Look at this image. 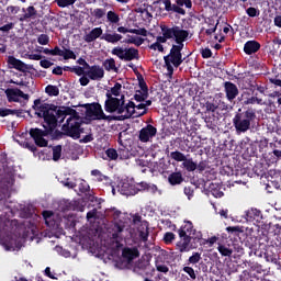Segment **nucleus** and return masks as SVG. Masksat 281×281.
Returning <instances> with one entry per match:
<instances>
[{
    "instance_id": "obj_1",
    "label": "nucleus",
    "mask_w": 281,
    "mask_h": 281,
    "mask_svg": "<svg viewBox=\"0 0 281 281\" xmlns=\"http://www.w3.org/2000/svg\"><path fill=\"white\" fill-rule=\"evenodd\" d=\"M38 104H41V99H35L32 109L35 111V115H37V117L44 119V123L46 125H43L44 130L35 127L31 128L29 133L40 148H47L49 142L45 139V137H48V135L54 133V130L56 128V119L52 113L47 115V113L52 111L50 108L40 106Z\"/></svg>"
},
{
    "instance_id": "obj_2",
    "label": "nucleus",
    "mask_w": 281,
    "mask_h": 281,
    "mask_svg": "<svg viewBox=\"0 0 281 281\" xmlns=\"http://www.w3.org/2000/svg\"><path fill=\"white\" fill-rule=\"evenodd\" d=\"M19 221L10 220L8 215L0 214V245L3 246L5 251H15L21 249V241L19 236L14 234Z\"/></svg>"
},
{
    "instance_id": "obj_3",
    "label": "nucleus",
    "mask_w": 281,
    "mask_h": 281,
    "mask_svg": "<svg viewBox=\"0 0 281 281\" xmlns=\"http://www.w3.org/2000/svg\"><path fill=\"white\" fill-rule=\"evenodd\" d=\"M256 120V110L252 108H239L233 117V126L237 135L247 133L251 128V123Z\"/></svg>"
},
{
    "instance_id": "obj_4",
    "label": "nucleus",
    "mask_w": 281,
    "mask_h": 281,
    "mask_svg": "<svg viewBox=\"0 0 281 281\" xmlns=\"http://www.w3.org/2000/svg\"><path fill=\"white\" fill-rule=\"evenodd\" d=\"M106 215L112 218V239L116 243L124 240V229H126V218L122 215V211L113 207L106 211Z\"/></svg>"
},
{
    "instance_id": "obj_5",
    "label": "nucleus",
    "mask_w": 281,
    "mask_h": 281,
    "mask_svg": "<svg viewBox=\"0 0 281 281\" xmlns=\"http://www.w3.org/2000/svg\"><path fill=\"white\" fill-rule=\"evenodd\" d=\"M38 106H46L47 109H50L46 115H52L55 119L56 126H58V120L60 123L65 122V119L67 115H70L69 117H74V120H78V112L69 106L64 108H57L55 104L45 103L40 99Z\"/></svg>"
},
{
    "instance_id": "obj_6",
    "label": "nucleus",
    "mask_w": 281,
    "mask_h": 281,
    "mask_svg": "<svg viewBox=\"0 0 281 281\" xmlns=\"http://www.w3.org/2000/svg\"><path fill=\"white\" fill-rule=\"evenodd\" d=\"M102 27H94L92 29L88 34L83 36V41L86 43H93L94 41H98V38H101V41H105L106 43H111L112 45H115V43H120L122 41V34L119 33H104Z\"/></svg>"
},
{
    "instance_id": "obj_7",
    "label": "nucleus",
    "mask_w": 281,
    "mask_h": 281,
    "mask_svg": "<svg viewBox=\"0 0 281 281\" xmlns=\"http://www.w3.org/2000/svg\"><path fill=\"white\" fill-rule=\"evenodd\" d=\"M201 240H203V234L194 231L192 236L180 237V240L176 244V249L180 251V254L192 251V249H196V247H199V243H201Z\"/></svg>"
},
{
    "instance_id": "obj_8",
    "label": "nucleus",
    "mask_w": 281,
    "mask_h": 281,
    "mask_svg": "<svg viewBox=\"0 0 281 281\" xmlns=\"http://www.w3.org/2000/svg\"><path fill=\"white\" fill-rule=\"evenodd\" d=\"M164 60L165 67L167 69V76L168 78H172V76L175 75V67L176 69L181 67L186 58H183L182 53H179L178 50L170 48L169 54L167 56H164Z\"/></svg>"
},
{
    "instance_id": "obj_9",
    "label": "nucleus",
    "mask_w": 281,
    "mask_h": 281,
    "mask_svg": "<svg viewBox=\"0 0 281 281\" xmlns=\"http://www.w3.org/2000/svg\"><path fill=\"white\" fill-rule=\"evenodd\" d=\"M81 123L78 119H74L70 116L66 120V123L61 126V131L65 132L66 137H71V139H80V135L82 133Z\"/></svg>"
},
{
    "instance_id": "obj_10",
    "label": "nucleus",
    "mask_w": 281,
    "mask_h": 281,
    "mask_svg": "<svg viewBox=\"0 0 281 281\" xmlns=\"http://www.w3.org/2000/svg\"><path fill=\"white\" fill-rule=\"evenodd\" d=\"M164 5L166 12H175L176 14H181V16H186V9L192 10V0H176V4H172L170 0H160Z\"/></svg>"
},
{
    "instance_id": "obj_11",
    "label": "nucleus",
    "mask_w": 281,
    "mask_h": 281,
    "mask_svg": "<svg viewBox=\"0 0 281 281\" xmlns=\"http://www.w3.org/2000/svg\"><path fill=\"white\" fill-rule=\"evenodd\" d=\"M112 54L113 56H117L120 60H124L125 63H131V60H139V49L135 47H114L112 49Z\"/></svg>"
},
{
    "instance_id": "obj_12",
    "label": "nucleus",
    "mask_w": 281,
    "mask_h": 281,
    "mask_svg": "<svg viewBox=\"0 0 281 281\" xmlns=\"http://www.w3.org/2000/svg\"><path fill=\"white\" fill-rule=\"evenodd\" d=\"M104 111L105 113H117L122 115L124 113V106L122 100L116 97H111L109 91L105 93Z\"/></svg>"
},
{
    "instance_id": "obj_13",
    "label": "nucleus",
    "mask_w": 281,
    "mask_h": 281,
    "mask_svg": "<svg viewBox=\"0 0 281 281\" xmlns=\"http://www.w3.org/2000/svg\"><path fill=\"white\" fill-rule=\"evenodd\" d=\"M85 109L86 117H89V120H102L104 110H102V104H100L99 102L85 104Z\"/></svg>"
},
{
    "instance_id": "obj_14",
    "label": "nucleus",
    "mask_w": 281,
    "mask_h": 281,
    "mask_svg": "<svg viewBox=\"0 0 281 281\" xmlns=\"http://www.w3.org/2000/svg\"><path fill=\"white\" fill-rule=\"evenodd\" d=\"M155 135H157V127L148 124L139 131L138 139L143 144H146L150 142Z\"/></svg>"
},
{
    "instance_id": "obj_15",
    "label": "nucleus",
    "mask_w": 281,
    "mask_h": 281,
    "mask_svg": "<svg viewBox=\"0 0 281 281\" xmlns=\"http://www.w3.org/2000/svg\"><path fill=\"white\" fill-rule=\"evenodd\" d=\"M8 102H19V98H23V100H30V94H25L21 89L19 88H8L4 91Z\"/></svg>"
},
{
    "instance_id": "obj_16",
    "label": "nucleus",
    "mask_w": 281,
    "mask_h": 281,
    "mask_svg": "<svg viewBox=\"0 0 281 281\" xmlns=\"http://www.w3.org/2000/svg\"><path fill=\"white\" fill-rule=\"evenodd\" d=\"M224 91L226 93V100H228V102H234V100L238 98V86H236V83L232 81L224 82Z\"/></svg>"
},
{
    "instance_id": "obj_17",
    "label": "nucleus",
    "mask_w": 281,
    "mask_h": 281,
    "mask_svg": "<svg viewBox=\"0 0 281 281\" xmlns=\"http://www.w3.org/2000/svg\"><path fill=\"white\" fill-rule=\"evenodd\" d=\"M135 189L136 194H139V192H150V194H157L158 192L159 194H161V190H159L156 184H150L144 181L135 184Z\"/></svg>"
},
{
    "instance_id": "obj_18",
    "label": "nucleus",
    "mask_w": 281,
    "mask_h": 281,
    "mask_svg": "<svg viewBox=\"0 0 281 281\" xmlns=\"http://www.w3.org/2000/svg\"><path fill=\"white\" fill-rule=\"evenodd\" d=\"M86 76H88L90 80H102V78H104V68L98 65L89 66Z\"/></svg>"
},
{
    "instance_id": "obj_19",
    "label": "nucleus",
    "mask_w": 281,
    "mask_h": 281,
    "mask_svg": "<svg viewBox=\"0 0 281 281\" xmlns=\"http://www.w3.org/2000/svg\"><path fill=\"white\" fill-rule=\"evenodd\" d=\"M10 69H16L18 71H22L25 74L30 68L27 67V64L23 63L21 59H18L14 56H9L7 60Z\"/></svg>"
},
{
    "instance_id": "obj_20",
    "label": "nucleus",
    "mask_w": 281,
    "mask_h": 281,
    "mask_svg": "<svg viewBox=\"0 0 281 281\" xmlns=\"http://www.w3.org/2000/svg\"><path fill=\"white\" fill-rule=\"evenodd\" d=\"M261 47H262V45H260V43L258 41H255V40L247 41L244 44V54H246L247 56L258 54V52H260Z\"/></svg>"
},
{
    "instance_id": "obj_21",
    "label": "nucleus",
    "mask_w": 281,
    "mask_h": 281,
    "mask_svg": "<svg viewBox=\"0 0 281 281\" xmlns=\"http://www.w3.org/2000/svg\"><path fill=\"white\" fill-rule=\"evenodd\" d=\"M122 257L127 260V262H133V260H135V258H139V249H137V247H125L122 250Z\"/></svg>"
},
{
    "instance_id": "obj_22",
    "label": "nucleus",
    "mask_w": 281,
    "mask_h": 281,
    "mask_svg": "<svg viewBox=\"0 0 281 281\" xmlns=\"http://www.w3.org/2000/svg\"><path fill=\"white\" fill-rule=\"evenodd\" d=\"M194 232H196V229H194L192 222L189 221L178 229V236L179 238H183V236H194Z\"/></svg>"
},
{
    "instance_id": "obj_23",
    "label": "nucleus",
    "mask_w": 281,
    "mask_h": 281,
    "mask_svg": "<svg viewBox=\"0 0 281 281\" xmlns=\"http://www.w3.org/2000/svg\"><path fill=\"white\" fill-rule=\"evenodd\" d=\"M119 192L124 196H135L137 194V190L135 189V184L123 182L119 188Z\"/></svg>"
},
{
    "instance_id": "obj_24",
    "label": "nucleus",
    "mask_w": 281,
    "mask_h": 281,
    "mask_svg": "<svg viewBox=\"0 0 281 281\" xmlns=\"http://www.w3.org/2000/svg\"><path fill=\"white\" fill-rule=\"evenodd\" d=\"M22 12H25L21 18L20 21L23 23L24 21H30V19H36V14H38V11L34 5H30L26 9L22 8Z\"/></svg>"
},
{
    "instance_id": "obj_25",
    "label": "nucleus",
    "mask_w": 281,
    "mask_h": 281,
    "mask_svg": "<svg viewBox=\"0 0 281 281\" xmlns=\"http://www.w3.org/2000/svg\"><path fill=\"white\" fill-rule=\"evenodd\" d=\"M190 36V32L187 30H183L179 26H176V33H175V41L176 43H186L188 41V37Z\"/></svg>"
},
{
    "instance_id": "obj_26",
    "label": "nucleus",
    "mask_w": 281,
    "mask_h": 281,
    "mask_svg": "<svg viewBox=\"0 0 281 281\" xmlns=\"http://www.w3.org/2000/svg\"><path fill=\"white\" fill-rule=\"evenodd\" d=\"M135 102L128 101V103H125L123 105V113L126 111V113L123 115L125 120H128L135 115Z\"/></svg>"
},
{
    "instance_id": "obj_27",
    "label": "nucleus",
    "mask_w": 281,
    "mask_h": 281,
    "mask_svg": "<svg viewBox=\"0 0 281 281\" xmlns=\"http://www.w3.org/2000/svg\"><path fill=\"white\" fill-rule=\"evenodd\" d=\"M168 181L170 186H181L183 181V175L181 173V171L172 172L171 175H169Z\"/></svg>"
},
{
    "instance_id": "obj_28",
    "label": "nucleus",
    "mask_w": 281,
    "mask_h": 281,
    "mask_svg": "<svg viewBox=\"0 0 281 281\" xmlns=\"http://www.w3.org/2000/svg\"><path fill=\"white\" fill-rule=\"evenodd\" d=\"M148 222H144L140 227H138V236L140 238V240H143V243H147L148 241V236H149V232H148Z\"/></svg>"
},
{
    "instance_id": "obj_29",
    "label": "nucleus",
    "mask_w": 281,
    "mask_h": 281,
    "mask_svg": "<svg viewBox=\"0 0 281 281\" xmlns=\"http://www.w3.org/2000/svg\"><path fill=\"white\" fill-rule=\"evenodd\" d=\"M262 216V212L258 209H250L246 211L247 221H256V218H260Z\"/></svg>"
},
{
    "instance_id": "obj_30",
    "label": "nucleus",
    "mask_w": 281,
    "mask_h": 281,
    "mask_svg": "<svg viewBox=\"0 0 281 281\" xmlns=\"http://www.w3.org/2000/svg\"><path fill=\"white\" fill-rule=\"evenodd\" d=\"M210 192L215 199H221L225 194L223 193V191H221V186H218L217 183L210 184Z\"/></svg>"
},
{
    "instance_id": "obj_31",
    "label": "nucleus",
    "mask_w": 281,
    "mask_h": 281,
    "mask_svg": "<svg viewBox=\"0 0 281 281\" xmlns=\"http://www.w3.org/2000/svg\"><path fill=\"white\" fill-rule=\"evenodd\" d=\"M177 31V26L168 27L166 25L161 26V32L165 38L170 41V38H175V33Z\"/></svg>"
},
{
    "instance_id": "obj_32",
    "label": "nucleus",
    "mask_w": 281,
    "mask_h": 281,
    "mask_svg": "<svg viewBox=\"0 0 281 281\" xmlns=\"http://www.w3.org/2000/svg\"><path fill=\"white\" fill-rule=\"evenodd\" d=\"M45 93H47V95H49V98H56V97L60 95V89H58L54 85H48L45 88Z\"/></svg>"
},
{
    "instance_id": "obj_33",
    "label": "nucleus",
    "mask_w": 281,
    "mask_h": 281,
    "mask_svg": "<svg viewBox=\"0 0 281 281\" xmlns=\"http://www.w3.org/2000/svg\"><path fill=\"white\" fill-rule=\"evenodd\" d=\"M217 251L221 254V256L232 258V255L234 254V248H229L225 245H220L217 247Z\"/></svg>"
},
{
    "instance_id": "obj_34",
    "label": "nucleus",
    "mask_w": 281,
    "mask_h": 281,
    "mask_svg": "<svg viewBox=\"0 0 281 281\" xmlns=\"http://www.w3.org/2000/svg\"><path fill=\"white\" fill-rule=\"evenodd\" d=\"M128 40H124L123 43H126L127 45H136V47H139L140 45H144V38L142 37H134L131 35H127Z\"/></svg>"
},
{
    "instance_id": "obj_35",
    "label": "nucleus",
    "mask_w": 281,
    "mask_h": 281,
    "mask_svg": "<svg viewBox=\"0 0 281 281\" xmlns=\"http://www.w3.org/2000/svg\"><path fill=\"white\" fill-rule=\"evenodd\" d=\"M103 67H104L105 71H115V72H117V67L115 66V59L114 58L105 59L103 61Z\"/></svg>"
},
{
    "instance_id": "obj_36",
    "label": "nucleus",
    "mask_w": 281,
    "mask_h": 281,
    "mask_svg": "<svg viewBox=\"0 0 281 281\" xmlns=\"http://www.w3.org/2000/svg\"><path fill=\"white\" fill-rule=\"evenodd\" d=\"M42 216H43L47 227H54V222H52V220L54 218V212L43 211Z\"/></svg>"
},
{
    "instance_id": "obj_37",
    "label": "nucleus",
    "mask_w": 281,
    "mask_h": 281,
    "mask_svg": "<svg viewBox=\"0 0 281 281\" xmlns=\"http://www.w3.org/2000/svg\"><path fill=\"white\" fill-rule=\"evenodd\" d=\"M109 91V94L111 95V98H120V95L122 94V83L116 82L114 85V87H112Z\"/></svg>"
},
{
    "instance_id": "obj_38",
    "label": "nucleus",
    "mask_w": 281,
    "mask_h": 281,
    "mask_svg": "<svg viewBox=\"0 0 281 281\" xmlns=\"http://www.w3.org/2000/svg\"><path fill=\"white\" fill-rule=\"evenodd\" d=\"M204 121L207 128H210L211 131H215L216 126H218V119H215L214 116H206Z\"/></svg>"
},
{
    "instance_id": "obj_39",
    "label": "nucleus",
    "mask_w": 281,
    "mask_h": 281,
    "mask_svg": "<svg viewBox=\"0 0 281 281\" xmlns=\"http://www.w3.org/2000/svg\"><path fill=\"white\" fill-rule=\"evenodd\" d=\"M63 58L64 60H76V53H74V50L63 46Z\"/></svg>"
},
{
    "instance_id": "obj_40",
    "label": "nucleus",
    "mask_w": 281,
    "mask_h": 281,
    "mask_svg": "<svg viewBox=\"0 0 281 281\" xmlns=\"http://www.w3.org/2000/svg\"><path fill=\"white\" fill-rule=\"evenodd\" d=\"M201 260V252H192V256L187 260V265H199Z\"/></svg>"
},
{
    "instance_id": "obj_41",
    "label": "nucleus",
    "mask_w": 281,
    "mask_h": 281,
    "mask_svg": "<svg viewBox=\"0 0 281 281\" xmlns=\"http://www.w3.org/2000/svg\"><path fill=\"white\" fill-rule=\"evenodd\" d=\"M63 157V145H57L53 147V161H59Z\"/></svg>"
},
{
    "instance_id": "obj_42",
    "label": "nucleus",
    "mask_w": 281,
    "mask_h": 281,
    "mask_svg": "<svg viewBox=\"0 0 281 281\" xmlns=\"http://www.w3.org/2000/svg\"><path fill=\"white\" fill-rule=\"evenodd\" d=\"M170 158L173 159V161H186L188 157H186V154L176 150L170 153Z\"/></svg>"
},
{
    "instance_id": "obj_43",
    "label": "nucleus",
    "mask_w": 281,
    "mask_h": 281,
    "mask_svg": "<svg viewBox=\"0 0 281 281\" xmlns=\"http://www.w3.org/2000/svg\"><path fill=\"white\" fill-rule=\"evenodd\" d=\"M182 166L188 170V172H194L196 170V162H194L192 159L186 158Z\"/></svg>"
},
{
    "instance_id": "obj_44",
    "label": "nucleus",
    "mask_w": 281,
    "mask_h": 281,
    "mask_svg": "<svg viewBox=\"0 0 281 281\" xmlns=\"http://www.w3.org/2000/svg\"><path fill=\"white\" fill-rule=\"evenodd\" d=\"M138 80V87L142 90L143 93H148V85L146 83V80H144V76L138 72L137 75Z\"/></svg>"
},
{
    "instance_id": "obj_45",
    "label": "nucleus",
    "mask_w": 281,
    "mask_h": 281,
    "mask_svg": "<svg viewBox=\"0 0 281 281\" xmlns=\"http://www.w3.org/2000/svg\"><path fill=\"white\" fill-rule=\"evenodd\" d=\"M105 155H106L109 161H117V159H119L117 149H115V148H108L105 150Z\"/></svg>"
},
{
    "instance_id": "obj_46",
    "label": "nucleus",
    "mask_w": 281,
    "mask_h": 281,
    "mask_svg": "<svg viewBox=\"0 0 281 281\" xmlns=\"http://www.w3.org/2000/svg\"><path fill=\"white\" fill-rule=\"evenodd\" d=\"M101 120H104L106 122H113V121L122 122V121H124L126 119H124V115H122V114L119 115V116H115V115H106L103 112V114L101 116Z\"/></svg>"
},
{
    "instance_id": "obj_47",
    "label": "nucleus",
    "mask_w": 281,
    "mask_h": 281,
    "mask_svg": "<svg viewBox=\"0 0 281 281\" xmlns=\"http://www.w3.org/2000/svg\"><path fill=\"white\" fill-rule=\"evenodd\" d=\"M138 111H142V112H137L135 111V114L133 117H142L144 115H146V113H148V109L146 108V105H144V103H139L138 105H136V108Z\"/></svg>"
},
{
    "instance_id": "obj_48",
    "label": "nucleus",
    "mask_w": 281,
    "mask_h": 281,
    "mask_svg": "<svg viewBox=\"0 0 281 281\" xmlns=\"http://www.w3.org/2000/svg\"><path fill=\"white\" fill-rule=\"evenodd\" d=\"M106 19L110 23H120V15L115 11H109L106 13Z\"/></svg>"
},
{
    "instance_id": "obj_49",
    "label": "nucleus",
    "mask_w": 281,
    "mask_h": 281,
    "mask_svg": "<svg viewBox=\"0 0 281 281\" xmlns=\"http://www.w3.org/2000/svg\"><path fill=\"white\" fill-rule=\"evenodd\" d=\"M243 104L244 106H247L249 104H262V99H259L258 97H250L244 100Z\"/></svg>"
},
{
    "instance_id": "obj_50",
    "label": "nucleus",
    "mask_w": 281,
    "mask_h": 281,
    "mask_svg": "<svg viewBox=\"0 0 281 281\" xmlns=\"http://www.w3.org/2000/svg\"><path fill=\"white\" fill-rule=\"evenodd\" d=\"M117 151V157L119 159H121L122 161H124V159H128L131 151L127 148H120Z\"/></svg>"
},
{
    "instance_id": "obj_51",
    "label": "nucleus",
    "mask_w": 281,
    "mask_h": 281,
    "mask_svg": "<svg viewBox=\"0 0 281 281\" xmlns=\"http://www.w3.org/2000/svg\"><path fill=\"white\" fill-rule=\"evenodd\" d=\"M177 238V235L172 232H168L164 235L165 245H172V241Z\"/></svg>"
},
{
    "instance_id": "obj_52",
    "label": "nucleus",
    "mask_w": 281,
    "mask_h": 281,
    "mask_svg": "<svg viewBox=\"0 0 281 281\" xmlns=\"http://www.w3.org/2000/svg\"><path fill=\"white\" fill-rule=\"evenodd\" d=\"M92 177H97V181H109V177L102 175V172L98 169H93L91 171Z\"/></svg>"
},
{
    "instance_id": "obj_53",
    "label": "nucleus",
    "mask_w": 281,
    "mask_h": 281,
    "mask_svg": "<svg viewBox=\"0 0 281 281\" xmlns=\"http://www.w3.org/2000/svg\"><path fill=\"white\" fill-rule=\"evenodd\" d=\"M55 3H57L58 8H69V5L76 3V0H55Z\"/></svg>"
},
{
    "instance_id": "obj_54",
    "label": "nucleus",
    "mask_w": 281,
    "mask_h": 281,
    "mask_svg": "<svg viewBox=\"0 0 281 281\" xmlns=\"http://www.w3.org/2000/svg\"><path fill=\"white\" fill-rule=\"evenodd\" d=\"M19 110H11V109H1L0 108V117H8V115H16Z\"/></svg>"
},
{
    "instance_id": "obj_55",
    "label": "nucleus",
    "mask_w": 281,
    "mask_h": 281,
    "mask_svg": "<svg viewBox=\"0 0 281 281\" xmlns=\"http://www.w3.org/2000/svg\"><path fill=\"white\" fill-rule=\"evenodd\" d=\"M91 190V187L89 186V182H87L86 180H82L79 183V192H81L82 194H87V192H89Z\"/></svg>"
},
{
    "instance_id": "obj_56",
    "label": "nucleus",
    "mask_w": 281,
    "mask_h": 281,
    "mask_svg": "<svg viewBox=\"0 0 281 281\" xmlns=\"http://www.w3.org/2000/svg\"><path fill=\"white\" fill-rule=\"evenodd\" d=\"M130 34H136L137 36H148V30L146 29H131Z\"/></svg>"
},
{
    "instance_id": "obj_57",
    "label": "nucleus",
    "mask_w": 281,
    "mask_h": 281,
    "mask_svg": "<svg viewBox=\"0 0 281 281\" xmlns=\"http://www.w3.org/2000/svg\"><path fill=\"white\" fill-rule=\"evenodd\" d=\"M246 14H248V16H250L251 19L256 18V16H260V10L250 7L246 10Z\"/></svg>"
},
{
    "instance_id": "obj_58",
    "label": "nucleus",
    "mask_w": 281,
    "mask_h": 281,
    "mask_svg": "<svg viewBox=\"0 0 281 281\" xmlns=\"http://www.w3.org/2000/svg\"><path fill=\"white\" fill-rule=\"evenodd\" d=\"M38 45H49V35L47 34H41L37 37Z\"/></svg>"
},
{
    "instance_id": "obj_59",
    "label": "nucleus",
    "mask_w": 281,
    "mask_h": 281,
    "mask_svg": "<svg viewBox=\"0 0 281 281\" xmlns=\"http://www.w3.org/2000/svg\"><path fill=\"white\" fill-rule=\"evenodd\" d=\"M182 271H184V273H188L191 280H195L196 273L194 272V268L186 266L182 268Z\"/></svg>"
},
{
    "instance_id": "obj_60",
    "label": "nucleus",
    "mask_w": 281,
    "mask_h": 281,
    "mask_svg": "<svg viewBox=\"0 0 281 281\" xmlns=\"http://www.w3.org/2000/svg\"><path fill=\"white\" fill-rule=\"evenodd\" d=\"M226 232L228 234H233V236H238L240 234V232H243V231L240 229L239 226H228L226 228Z\"/></svg>"
},
{
    "instance_id": "obj_61",
    "label": "nucleus",
    "mask_w": 281,
    "mask_h": 281,
    "mask_svg": "<svg viewBox=\"0 0 281 281\" xmlns=\"http://www.w3.org/2000/svg\"><path fill=\"white\" fill-rule=\"evenodd\" d=\"M52 136V139H63V137H65V131H59V130H54L52 134H49Z\"/></svg>"
},
{
    "instance_id": "obj_62",
    "label": "nucleus",
    "mask_w": 281,
    "mask_h": 281,
    "mask_svg": "<svg viewBox=\"0 0 281 281\" xmlns=\"http://www.w3.org/2000/svg\"><path fill=\"white\" fill-rule=\"evenodd\" d=\"M134 100L136 102H146V100H148V92H143L142 94H134Z\"/></svg>"
},
{
    "instance_id": "obj_63",
    "label": "nucleus",
    "mask_w": 281,
    "mask_h": 281,
    "mask_svg": "<svg viewBox=\"0 0 281 281\" xmlns=\"http://www.w3.org/2000/svg\"><path fill=\"white\" fill-rule=\"evenodd\" d=\"M104 14H106L105 9H94V11H93L94 19H102L104 16Z\"/></svg>"
},
{
    "instance_id": "obj_64",
    "label": "nucleus",
    "mask_w": 281,
    "mask_h": 281,
    "mask_svg": "<svg viewBox=\"0 0 281 281\" xmlns=\"http://www.w3.org/2000/svg\"><path fill=\"white\" fill-rule=\"evenodd\" d=\"M200 54H201L202 58H205V59L212 58V49H210L207 47L206 48H202L200 50Z\"/></svg>"
}]
</instances>
